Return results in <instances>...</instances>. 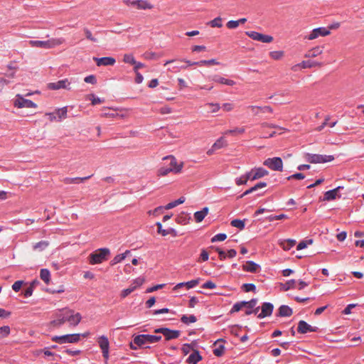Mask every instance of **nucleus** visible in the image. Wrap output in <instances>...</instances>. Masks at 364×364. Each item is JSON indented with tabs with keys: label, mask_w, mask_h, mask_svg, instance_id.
Masks as SVG:
<instances>
[{
	"label": "nucleus",
	"mask_w": 364,
	"mask_h": 364,
	"mask_svg": "<svg viewBox=\"0 0 364 364\" xmlns=\"http://www.w3.org/2000/svg\"><path fill=\"white\" fill-rule=\"evenodd\" d=\"M82 319L80 313L69 309H63L56 314V318L50 321V326L59 328L65 323L70 326L75 327L79 324Z\"/></svg>",
	"instance_id": "nucleus-1"
},
{
	"label": "nucleus",
	"mask_w": 364,
	"mask_h": 364,
	"mask_svg": "<svg viewBox=\"0 0 364 364\" xmlns=\"http://www.w3.org/2000/svg\"><path fill=\"white\" fill-rule=\"evenodd\" d=\"M63 38H51L48 41H29L28 43L31 47L43 48L50 49L60 46L64 43Z\"/></svg>",
	"instance_id": "nucleus-2"
},
{
	"label": "nucleus",
	"mask_w": 364,
	"mask_h": 364,
	"mask_svg": "<svg viewBox=\"0 0 364 364\" xmlns=\"http://www.w3.org/2000/svg\"><path fill=\"white\" fill-rule=\"evenodd\" d=\"M88 333L80 334V333H73V334H66L63 336H55L52 337V341L60 344L63 343H77L80 340V337H87L88 336Z\"/></svg>",
	"instance_id": "nucleus-3"
},
{
	"label": "nucleus",
	"mask_w": 364,
	"mask_h": 364,
	"mask_svg": "<svg viewBox=\"0 0 364 364\" xmlns=\"http://www.w3.org/2000/svg\"><path fill=\"white\" fill-rule=\"evenodd\" d=\"M110 254V250L108 248H100L89 256V262L91 264H100L107 259L108 256Z\"/></svg>",
	"instance_id": "nucleus-4"
},
{
	"label": "nucleus",
	"mask_w": 364,
	"mask_h": 364,
	"mask_svg": "<svg viewBox=\"0 0 364 364\" xmlns=\"http://www.w3.org/2000/svg\"><path fill=\"white\" fill-rule=\"evenodd\" d=\"M161 339V336L149 335V334H141L136 336L134 338V343L137 346H141L146 343H154L159 341Z\"/></svg>",
	"instance_id": "nucleus-5"
},
{
	"label": "nucleus",
	"mask_w": 364,
	"mask_h": 364,
	"mask_svg": "<svg viewBox=\"0 0 364 364\" xmlns=\"http://www.w3.org/2000/svg\"><path fill=\"white\" fill-rule=\"evenodd\" d=\"M305 160L311 164H321L332 161L334 157L331 155H321L306 153L304 156Z\"/></svg>",
	"instance_id": "nucleus-6"
},
{
	"label": "nucleus",
	"mask_w": 364,
	"mask_h": 364,
	"mask_svg": "<svg viewBox=\"0 0 364 364\" xmlns=\"http://www.w3.org/2000/svg\"><path fill=\"white\" fill-rule=\"evenodd\" d=\"M263 164L273 171H282L283 161L280 157L268 158Z\"/></svg>",
	"instance_id": "nucleus-7"
},
{
	"label": "nucleus",
	"mask_w": 364,
	"mask_h": 364,
	"mask_svg": "<svg viewBox=\"0 0 364 364\" xmlns=\"http://www.w3.org/2000/svg\"><path fill=\"white\" fill-rule=\"evenodd\" d=\"M47 88L52 90H58L60 89L70 90L71 82L68 79L65 78L55 82H50L47 84Z\"/></svg>",
	"instance_id": "nucleus-8"
},
{
	"label": "nucleus",
	"mask_w": 364,
	"mask_h": 364,
	"mask_svg": "<svg viewBox=\"0 0 364 364\" xmlns=\"http://www.w3.org/2000/svg\"><path fill=\"white\" fill-rule=\"evenodd\" d=\"M245 34L255 41L266 43H272L274 39L272 36L262 34L256 31H246Z\"/></svg>",
	"instance_id": "nucleus-9"
},
{
	"label": "nucleus",
	"mask_w": 364,
	"mask_h": 364,
	"mask_svg": "<svg viewBox=\"0 0 364 364\" xmlns=\"http://www.w3.org/2000/svg\"><path fill=\"white\" fill-rule=\"evenodd\" d=\"M14 106L18 108H36L37 105L30 100L23 98L21 95H16Z\"/></svg>",
	"instance_id": "nucleus-10"
},
{
	"label": "nucleus",
	"mask_w": 364,
	"mask_h": 364,
	"mask_svg": "<svg viewBox=\"0 0 364 364\" xmlns=\"http://www.w3.org/2000/svg\"><path fill=\"white\" fill-rule=\"evenodd\" d=\"M329 29L325 27H319L313 29L311 33L306 37L308 40H314L320 36L325 37L330 35Z\"/></svg>",
	"instance_id": "nucleus-11"
},
{
	"label": "nucleus",
	"mask_w": 364,
	"mask_h": 364,
	"mask_svg": "<svg viewBox=\"0 0 364 364\" xmlns=\"http://www.w3.org/2000/svg\"><path fill=\"white\" fill-rule=\"evenodd\" d=\"M97 343L100 347L104 358L107 360L109 359V343L108 338L105 336H101L97 339Z\"/></svg>",
	"instance_id": "nucleus-12"
},
{
	"label": "nucleus",
	"mask_w": 364,
	"mask_h": 364,
	"mask_svg": "<svg viewBox=\"0 0 364 364\" xmlns=\"http://www.w3.org/2000/svg\"><path fill=\"white\" fill-rule=\"evenodd\" d=\"M269 172L263 168H256L247 173V178L255 181L267 176Z\"/></svg>",
	"instance_id": "nucleus-13"
},
{
	"label": "nucleus",
	"mask_w": 364,
	"mask_h": 364,
	"mask_svg": "<svg viewBox=\"0 0 364 364\" xmlns=\"http://www.w3.org/2000/svg\"><path fill=\"white\" fill-rule=\"evenodd\" d=\"M156 333H162L166 340L177 338L180 336V331L177 330H171L168 328H159L154 331Z\"/></svg>",
	"instance_id": "nucleus-14"
},
{
	"label": "nucleus",
	"mask_w": 364,
	"mask_h": 364,
	"mask_svg": "<svg viewBox=\"0 0 364 364\" xmlns=\"http://www.w3.org/2000/svg\"><path fill=\"white\" fill-rule=\"evenodd\" d=\"M261 311L257 314L258 318H264L272 315L274 305L269 302H264L260 307Z\"/></svg>",
	"instance_id": "nucleus-15"
},
{
	"label": "nucleus",
	"mask_w": 364,
	"mask_h": 364,
	"mask_svg": "<svg viewBox=\"0 0 364 364\" xmlns=\"http://www.w3.org/2000/svg\"><path fill=\"white\" fill-rule=\"evenodd\" d=\"M344 188L343 186H338L333 190L326 191L324 193L323 200L330 201L341 197L340 191Z\"/></svg>",
	"instance_id": "nucleus-16"
},
{
	"label": "nucleus",
	"mask_w": 364,
	"mask_h": 364,
	"mask_svg": "<svg viewBox=\"0 0 364 364\" xmlns=\"http://www.w3.org/2000/svg\"><path fill=\"white\" fill-rule=\"evenodd\" d=\"M164 160L170 159L169 168L172 170V172L174 173H179L181 172V170L183 167V162H180L178 164L176 159L173 156H165Z\"/></svg>",
	"instance_id": "nucleus-17"
},
{
	"label": "nucleus",
	"mask_w": 364,
	"mask_h": 364,
	"mask_svg": "<svg viewBox=\"0 0 364 364\" xmlns=\"http://www.w3.org/2000/svg\"><path fill=\"white\" fill-rule=\"evenodd\" d=\"M318 330V327L311 326L304 321H300L298 323L297 331L300 333L304 334L309 332H317Z\"/></svg>",
	"instance_id": "nucleus-18"
},
{
	"label": "nucleus",
	"mask_w": 364,
	"mask_h": 364,
	"mask_svg": "<svg viewBox=\"0 0 364 364\" xmlns=\"http://www.w3.org/2000/svg\"><path fill=\"white\" fill-rule=\"evenodd\" d=\"M324 47L323 46H316L309 49L304 54L306 58H314L321 55L323 53Z\"/></svg>",
	"instance_id": "nucleus-19"
},
{
	"label": "nucleus",
	"mask_w": 364,
	"mask_h": 364,
	"mask_svg": "<svg viewBox=\"0 0 364 364\" xmlns=\"http://www.w3.org/2000/svg\"><path fill=\"white\" fill-rule=\"evenodd\" d=\"M257 304V300L256 299H252L249 301H240L235 303L230 313H235L239 311L240 309H242L243 307H245V305H249L250 307L255 306Z\"/></svg>",
	"instance_id": "nucleus-20"
},
{
	"label": "nucleus",
	"mask_w": 364,
	"mask_h": 364,
	"mask_svg": "<svg viewBox=\"0 0 364 364\" xmlns=\"http://www.w3.org/2000/svg\"><path fill=\"white\" fill-rule=\"evenodd\" d=\"M126 4L135 6L138 9H151L153 8V6L146 0H136L131 2L126 1Z\"/></svg>",
	"instance_id": "nucleus-21"
},
{
	"label": "nucleus",
	"mask_w": 364,
	"mask_h": 364,
	"mask_svg": "<svg viewBox=\"0 0 364 364\" xmlns=\"http://www.w3.org/2000/svg\"><path fill=\"white\" fill-rule=\"evenodd\" d=\"M94 60L96 62L97 66H107V65H113L116 60L112 57H103V58H94Z\"/></svg>",
	"instance_id": "nucleus-22"
},
{
	"label": "nucleus",
	"mask_w": 364,
	"mask_h": 364,
	"mask_svg": "<svg viewBox=\"0 0 364 364\" xmlns=\"http://www.w3.org/2000/svg\"><path fill=\"white\" fill-rule=\"evenodd\" d=\"M248 109H250L252 111V112L254 115H257V114H259V112L272 113V112H273L272 108L269 106L259 107V106L251 105V106L248 107Z\"/></svg>",
	"instance_id": "nucleus-23"
},
{
	"label": "nucleus",
	"mask_w": 364,
	"mask_h": 364,
	"mask_svg": "<svg viewBox=\"0 0 364 364\" xmlns=\"http://www.w3.org/2000/svg\"><path fill=\"white\" fill-rule=\"evenodd\" d=\"M144 280L141 278H138L136 279L133 284H132L127 289H125L123 291V296H127L129 294L134 291L138 287H139L143 284Z\"/></svg>",
	"instance_id": "nucleus-24"
},
{
	"label": "nucleus",
	"mask_w": 364,
	"mask_h": 364,
	"mask_svg": "<svg viewBox=\"0 0 364 364\" xmlns=\"http://www.w3.org/2000/svg\"><path fill=\"white\" fill-rule=\"evenodd\" d=\"M280 247L285 251L289 250L296 244V240L292 239L280 240L278 242Z\"/></svg>",
	"instance_id": "nucleus-25"
},
{
	"label": "nucleus",
	"mask_w": 364,
	"mask_h": 364,
	"mask_svg": "<svg viewBox=\"0 0 364 364\" xmlns=\"http://www.w3.org/2000/svg\"><path fill=\"white\" fill-rule=\"evenodd\" d=\"M202 359L199 352L196 350H193V352L186 359V363L188 364H197V363Z\"/></svg>",
	"instance_id": "nucleus-26"
},
{
	"label": "nucleus",
	"mask_w": 364,
	"mask_h": 364,
	"mask_svg": "<svg viewBox=\"0 0 364 364\" xmlns=\"http://www.w3.org/2000/svg\"><path fill=\"white\" fill-rule=\"evenodd\" d=\"M301 63V68H311L314 67L321 68L323 65V63L318 61H310V60H303Z\"/></svg>",
	"instance_id": "nucleus-27"
},
{
	"label": "nucleus",
	"mask_w": 364,
	"mask_h": 364,
	"mask_svg": "<svg viewBox=\"0 0 364 364\" xmlns=\"http://www.w3.org/2000/svg\"><path fill=\"white\" fill-rule=\"evenodd\" d=\"M293 314L292 309L287 305H282L279 308L278 316L280 317H289Z\"/></svg>",
	"instance_id": "nucleus-28"
},
{
	"label": "nucleus",
	"mask_w": 364,
	"mask_h": 364,
	"mask_svg": "<svg viewBox=\"0 0 364 364\" xmlns=\"http://www.w3.org/2000/svg\"><path fill=\"white\" fill-rule=\"evenodd\" d=\"M91 177V176H88L86 177H75V178H65L63 179V182L65 184H72V183H82L85 181L86 180L89 179Z\"/></svg>",
	"instance_id": "nucleus-29"
},
{
	"label": "nucleus",
	"mask_w": 364,
	"mask_h": 364,
	"mask_svg": "<svg viewBox=\"0 0 364 364\" xmlns=\"http://www.w3.org/2000/svg\"><path fill=\"white\" fill-rule=\"evenodd\" d=\"M199 283V279H193L187 282L179 283L173 287V290H176L178 288L186 287V289H191L196 287Z\"/></svg>",
	"instance_id": "nucleus-30"
},
{
	"label": "nucleus",
	"mask_w": 364,
	"mask_h": 364,
	"mask_svg": "<svg viewBox=\"0 0 364 364\" xmlns=\"http://www.w3.org/2000/svg\"><path fill=\"white\" fill-rule=\"evenodd\" d=\"M40 285L39 281L35 279L29 284V285L25 289L24 295L25 296H31L34 289Z\"/></svg>",
	"instance_id": "nucleus-31"
},
{
	"label": "nucleus",
	"mask_w": 364,
	"mask_h": 364,
	"mask_svg": "<svg viewBox=\"0 0 364 364\" xmlns=\"http://www.w3.org/2000/svg\"><path fill=\"white\" fill-rule=\"evenodd\" d=\"M208 208L205 207L201 210L194 213V218L197 223H200L208 213Z\"/></svg>",
	"instance_id": "nucleus-32"
},
{
	"label": "nucleus",
	"mask_w": 364,
	"mask_h": 364,
	"mask_svg": "<svg viewBox=\"0 0 364 364\" xmlns=\"http://www.w3.org/2000/svg\"><path fill=\"white\" fill-rule=\"evenodd\" d=\"M259 265L255 263L252 261H248L246 264H243L242 269L243 270L249 272H257Z\"/></svg>",
	"instance_id": "nucleus-33"
},
{
	"label": "nucleus",
	"mask_w": 364,
	"mask_h": 364,
	"mask_svg": "<svg viewBox=\"0 0 364 364\" xmlns=\"http://www.w3.org/2000/svg\"><path fill=\"white\" fill-rule=\"evenodd\" d=\"M213 80L218 83L226 85H229V86H233L234 85H235V81H233L232 80L226 79V78L220 77V76H215L213 77Z\"/></svg>",
	"instance_id": "nucleus-34"
},
{
	"label": "nucleus",
	"mask_w": 364,
	"mask_h": 364,
	"mask_svg": "<svg viewBox=\"0 0 364 364\" xmlns=\"http://www.w3.org/2000/svg\"><path fill=\"white\" fill-rule=\"evenodd\" d=\"M130 253L129 250H126L124 253L116 255L111 261V265H115L126 258V256Z\"/></svg>",
	"instance_id": "nucleus-35"
},
{
	"label": "nucleus",
	"mask_w": 364,
	"mask_h": 364,
	"mask_svg": "<svg viewBox=\"0 0 364 364\" xmlns=\"http://www.w3.org/2000/svg\"><path fill=\"white\" fill-rule=\"evenodd\" d=\"M185 200H186L185 198L182 196V197L179 198L178 200H176L174 201H172V202L168 203L166 206L164 207V208H165L166 210H169V209L173 208L176 206L183 203L185 202Z\"/></svg>",
	"instance_id": "nucleus-36"
},
{
	"label": "nucleus",
	"mask_w": 364,
	"mask_h": 364,
	"mask_svg": "<svg viewBox=\"0 0 364 364\" xmlns=\"http://www.w3.org/2000/svg\"><path fill=\"white\" fill-rule=\"evenodd\" d=\"M47 292L51 294H61L64 292V287L63 285H58L57 287H50L47 289Z\"/></svg>",
	"instance_id": "nucleus-37"
},
{
	"label": "nucleus",
	"mask_w": 364,
	"mask_h": 364,
	"mask_svg": "<svg viewBox=\"0 0 364 364\" xmlns=\"http://www.w3.org/2000/svg\"><path fill=\"white\" fill-rule=\"evenodd\" d=\"M40 277L46 284H48L50 278V271L47 269H42L40 272Z\"/></svg>",
	"instance_id": "nucleus-38"
},
{
	"label": "nucleus",
	"mask_w": 364,
	"mask_h": 364,
	"mask_svg": "<svg viewBox=\"0 0 364 364\" xmlns=\"http://www.w3.org/2000/svg\"><path fill=\"white\" fill-rule=\"evenodd\" d=\"M227 145V141L223 136L220 137L213 144V149H220Z\"/></svg>",
	"instance_id": "nucleus-39"
},
{
	"label": "nucleus",
	"mask_w": 364,
	"mask_h": 364,
	"mask_svg": "<svg viewBox=\"0 0 364 364\" xmlns=\"http://www.w3.org/2000/svg\"><path fill=\"white\" fill-rule=\"evenodd\" d=\"M196 320H197L196 317L194 315H190V316L183 315L181 318V321L186 325H188L192 323H195L196 321Z\"/></svg>",
	"instance_id": "nucleus-40"
},
{
	"label": "nucleus",
	"mask_w": 364,
	"mask_h": 364,
	"mask_svg": "<svg viewBox=\"0 0 364 364\" xmlns=\"http://www.w3.org/2000/svg\"><path fill=\"white\" fill-rule=\"evenodd\" d=\"M296 281L294 279H291L287 282L285 284H282V289L287 291L290 289H296Z\"/></svg>",
	"instance_id": "nucleus-41"
},
{
	"label": "nucleus",
	"mask_w": 364,
	"mask_h": 364,
	"mask_svg": "<svg viewBox=\"0 0 364 364\" xmlns=\"http://www.w3.org/2000/svg\"><path fill=\"white\" fill-rule=\"evenodd\" d=\"M56 115H58V119H65L67 117V107H63L55 110Z\"/></svg>",
	"instance_id": "nucleus-42"
},
{
	"label": "nucleus",
	"mask_w": 364,
	"mask_h": 364,
	"mask_svg": "<svg viewBox=\"0 0 364 364\" xmlns=\"http://www.w3.org/2000/svg\"><path fill=\"white\" fill-rule=\"evenodd\" d=\"M284 55V52L282 50H275V51H271L269 53V56L276 60L282 59Z\"/></svg>",
	"instance_id": "nucleus-43"
},
{
	"label": "nucleus",
	"mask_w": 364,
	"mask_h": 364,
	"mask_svg": "<svg viewBox=\"0 0 364 364\" xmlns=\"http://www.w3.org/2000/svg\"><path fill=\"white\" fill-rule=\"evenodd\" d=\"M197 65L199 66H203V65H219V62H218L215 59H211V60H203L197 62Z\"/></svg>",
	"instance_id": "nucleus-44"
},
{
	"label": "nucleus",
	"mask_w": 364,
	"mask_h": 364,
	"mask_svg": "<svg viewBox=\"0 0 364 364\" xmlns=\"http://www.w3.org/2000/svg\"><path fill=\"white\" fill-rule=\"evenodd\" d=\"M245 307L246 308L245 314L246 315H250L252 314H255L257 315L258 312L259 311V306H252L250 307L249 305H245Z\"/></svg>",
	"instance_id": "nucleus-45"
},
{
	"label": "nucleus",
	"mask_w": 364,
	"mask_h": 364,
	"mask_svg": "<svg viewBox=\"0 0 364 364\" xmlns=\"http://www.w3.org/2000/svg\"><path fill=\"white\" fill-rule=\"evenodd\" d=\"M49 245V242L48 241H41L36 243L33 245V250H43Z\"/></svg>",
	"instance_id": "nucleus-46"
},
{
	"label": "nucleus",
	"mask_w": 364,
	"mask_h": 364,
	"mask_svg": "<svg viewBox=\"0 0 364 364\" xmlns=\"http://www.w3.org/2000/svg\"><path fill=\"white\" fill-rule=\"evenodd\" d=\"M230 224L232 226L239 228L240 230H243L245 228V221L244 220H241L239 219H235L231 221Z\"/></svg>",
	"instance_id": "nucleus-47"
},
{
	"label": "nucleus",
	"mask_w": 364,
	"mask_h": 364,
	"mask_svg": "<svg viewBox=\"0 0 364 364\" xmlns=\"http://www.w3.org/2000/svg\"><path fill=\"white\" fill-rule=\"evenodd\" d=\"M242 289L245 292L252 291L254 294H256V286L253 284H244L242 286Z\"/></svg>",
	"instance_id": "nucleus-48"
},
{
	"label": "nucleus",
	"mask_w": 364,
	"mask_h": 364,
	"mask_svg": "<svg viewBox=\"0 0 364 364\" xmlns=\"http://www.w3.org/2000/svg\"><path fill=\"white\" fill-rule=\"evenodd\" d=\"M221 21L222 18L220 17H217L213 20L210 21L208 23L211 27L221 28L223 26Z\"/></svg>",
	"instance_id": "nucleus-49"
},
{
	"label": "nucleus",
	"mask_w": 364,
	"mask_h": 364,
	"mask_svg": "<svg viewBox=\"0 0 364 364\" xmlns=\"http://www.w3.org/2000/svg\"><path fill=\"white\" fill-rule=\"evenodd\" d=\"M123 61L125 63H129L132 65L136 63V60L132 54H124L123 57Z\"/></svg>",
	"instance_id": "nucleus-50"
},
{
	"label": "nucleus",
	"mask_w": 364,
	"mask_h": 364,
	"mask_svg": "<svg viewBox=\"0 0 364 364\" xmlns=\"http://www.w3.org/2000/svg\"><path fill=\"white\" fill-rule=\"evenodd\" d=\"M245 129L244 127L235 128L234 129L226 130L223 134L225 135L233 134H242L245 132Z\"/></svg>",
	"instance_id": "nucleus-51"
},
{
	"label": "nucleus",
	"mask_w": 364,
	"mask_h": 364,
	"mask_svg": "<svg viewBox=\"0 0 364 364\" xmlns=\"http://www.w3.org/2000/svg\"><path fill=\"white\" fill-rule=\"evenodd\" d=\"M23 284H26V283H25L24 281H23V280H18V281L15 282L13 284L12 289L14 291L18 292L22 288Z\"/></svg>",
	"instance_id": "nucleus-52"
},
{
	"label": "nucleus",
	"mask_w": 364,
	"mask_h": 364,
	"mask_svg": "<svg viewBox=\"0 0 364 364\" xmlns=\"http://www.w3.org/2000/svg\"><path fill=\"white\" fill-rule=\"evenodd\" d=\"M227 238V235L225 233H219L215 235L211 238L212 242L224 241Z\"/></svg>",
	"instance_id": "nucleus-53"
},
{
	"label": "nucleus",
	"mask_w": 364,
	"mask_h": 364,
	"mask_svg": "<svg viewBox=\"0 0 364 364\" xmlns=\"http://www.w3.org/2000/svg\"><path fill=\"white\" fill-rule=\"evenodd\" d=\"M205 105L210 108L212 113L218 112L221 108L218 103H207Z\"/></svg>",
	"instance_id": "nucleus-54"
},
{
	"label": "nucleus",
	"mask_w": 364,
	"mask_h": 364,
	"mask_svg": "<svg viewBox=\"0 0 364 364\" xmlns=\"http://www.w3.org/2000/svg\"><path fill=\"white\" fill-rule=\"evenodd\" d=\"M10 328L8 326L0 327V338H4L9 335Z\"/></svg>",
	"instance_id": "nucleus-55"
},
{
	"label": "nucleus",
	"mask_w": 364,
	"mask_h": 364,
	"mask_svg": "<svg viewBox=\"0 0 364 364\" xmlns=\"http://www.w3.org/2000/svg\"><path fill=\"white\" fill-rule=\"evenodd\" d=\"M235 107V105L232 102H225L222 105L221 108L225 112H230L234 109Z\"/></svg>",
	"instance_id": "nucleus-56"
},
{
	"label": "nucleus",
	"mask_w": 364,
	"mask_h": 364,
	"mask_svg": "<svg viewBox=\"0 0 364 364\" xmlns=\"http://www.w3.org/2000/svg\"><path fill=\"white\" fill-rule=\"evenodd\" d=\"M83 31H84L85 37L88 40H90L92 42H97V39L92 36V32L88 28H84Z\"/></svg>",
	"instance_id": "nucleus-57"
},
{
	"label": "nucleus",
	"mask_w": 364,
	"mask_h": 364,
	"mask_svg": "<svg viewBox=\"0 0 364 364\" xmlns=\"http://www.w3.org/2000/svg\"><path fill=\"white\" fill-rule=\"evenodd\" d=\"M171 172H172V170L169 167H161L158 171V174L164 176Z\"/></svg>",
	"instance_id": "nucleus-58"
},
{
	"label": "nucleus",
	"mask_w": 364,
	"mask_h": 364,
	"mask_svg": "<svg viewBox=\"0 0 364 364\" xmlns=\"http://www.w3.org/2000/svg\"><path fill=\"white\" fill-rule=\"evenodd\" d=\"M176 222L179 224H186L187 222V215L184 213H182L180 215L176 218Z\"/></svg>",
	"instance_id": "nucleus-59"
},
{
	"label": "nucleus",
	"mask_w": 364,
	"mask_h": 364,
	"mask_svg": "<svg viewBox=\"0 0 364 364\" xmlns=\"http://www.w3.org/2000/svg\"><path fill=\"white\" fill-rule=\"evenodd\" d=\"M248 180H250V179L247 178V173H246L245 175L236 178L235 183L237 186H241L242 184H246Z\"/></svg>",
	"instance_id": "nucleus-60"
},
{
	"label": "nucleus",
	"mask_w": 364,
	"mask_h": 364,
	"mask_svg": "<svg viewBox=\"0 0 364 364\" xmlns=\"http://www.w3.org/2000/svg\"><path fill=\"white\" fill-rule=\"evenodd\" d=\"M213 249H214L219 255V258L220 260H223L227 257V254L220 248L218 247H213Z\"/></svg>",
	"instance_id": "nucleus-61"
},
{
	"label": "nucleus",
	"mask_w": 364,
	"mask_h": 364,
	"mask_svg": "<svg viewBox=\"0 0 364 364\" xmlns=\"http://www.w3.org/2000/svg\"><path fill=\"white\" fill-rule=\"evenodd\" d=\"M156 225L157 226L158 232L159 234L162 235L163 236H166L167 235H168L170 233L168 230H164V228H162V225L161 223L158 222V223H156Z\"/></svg>",
	"instance_id": "nucleus-62"
},
{
	"label": "nucleus",
	"mask_w": 364,
	"mask_h": 364,
	"mask_svg": "<svg viewBox=\"0 0 364 364\" xmlns=\"http://www.w3.org/2000/svg\"><path fill=\"white\" fill-rule=\"evenodd\" d=\"M225 347L223 345L219 346L213 350V353L216 356H221L224 353Z\"/></svg>",
	"instance_id": "nucleus-63"
},
{
	"label": "nucleus",
	"mask_w": 364,
	"mask_h": 364,
	"mask_svg": "<svg viewBox=\"0 0 364 364\" xmlns=\"http://www.w3.org/2000/svg\"><path fill=\"white\" fill-rule=\"evenodd\" d=\"M192 350L193 349L191 345L188 343L183 344L181 348V350L185 355L190 353Z\"/></svg>",
	"instance_id": "nucleus-64"
}]
</instances>
